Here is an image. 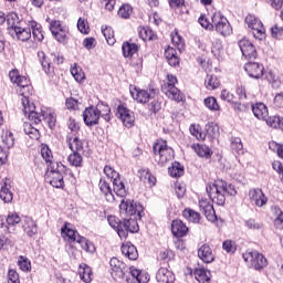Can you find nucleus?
<instances>
[{"instance_id": "3c124183", "label": "nucleus", "mask_w": 283, "mask_h": 283, "mask_svg": "<svg viewBox=\"0 0 283 283\" xmlns=\"http://www.w3.org/2000/svg\"><path fill=\"white\" fill-rule=\"evenodd\" d=\"M203 103L210 112H220V105L218 104V99L216 97L210 96L203 99Z\"/></svg>"}, {"instance_id": "864d4df0", "label": "nucleus", "mask_w": 283, "mask_h": 283, "mask_svg": "<svg viewBox=\"0 0 283 283\" xmlns=\"http://www.w3.org/2000/svg\"><path fill=\"white\" fill-rule=\"evenodd\" d=\"M102 34H104L106 42L108 45H114L116 43V39L114 38V30L111 27L102 28Z\"/></svg>"}, {"instance_id": "1a4fd4ad", "label": "nucleus", "mask_w": 283, "mask_h": 283, "mask_svg": "<svg viewBox=\"0 0 283 283\" xmlns=\"http://www.w3.org/2000/svg\"><path fill=\"white\" fill-rule=\"evenodd\" d=\"M45 182H49L55 189H61L65 185L63 181V175L59 170V164H53V166L49 167L45 174Z\"/></svg>"}, {"instance_id": "37998d69", "label": "nucleus", "mask_w": 283, "mask_h": 283, "mask_svg": "<svg viewBox=\"0 0 283 283\" xmlns=\"http://www.w3.org/2000/svg\"><path fill=\"white\" fill-rule=\"evenodd\" d=\"M38 59L42 65L43 71L45 72V74H50V72H52V66L50 65V60H48L45 52L39 51Z\"/></svg>"}, {"instance_id": "412c9836", "label": "nucleus", "mask_w": 283, "mask_h": 283, "mask_svg": "<svg viewBox=\"0 0 283 283\" xmlns=\"http://www.w3.org/2000/svg\"><path fill=\"white\" fill-rule=\"evenodd\" d=\"M109 182H112L109 179H102L99 180L98 187L99 191H102V193L105 196L107 202H114L116 198L114 197V190H112Z\"/></svg>"}, {"instance_id": "de8ad7c7", "label": "nucleus", "mask_w": 283, "mask_h": 283, "mask_svg": "<svg viewBox=\"0 0 283 283\" xmlns=\"http://www.w3.org/2000/svg\"><path fill=\"white\" fill-rule=\"evenodd\" d=\"M139 178L143 182H148L150 187H154V185H156V177H154L148 170H140Z\"/></svg>"}, {"instance_id": "79ce46f5", "label": "nucleus", "mask_w": 283, "mask_h": 283, "mask_svg": "<svg viewBox=\"0 0 283 283\" xmlns=\"http://www.w3.org/2000/svg\"><path fill=\"white\" fill-rule=\"evenodd\" d=\"M168 174L171 178H180V176L185 174V168L180 166V163L175 161L172 166L168 168Z\"/></svg>"}, {"instance_id": "7c9ffc66", "label": "nucleus", "mask_w": 283, "mask_h": 283, "mask_svg": "<svg viewBox=\"0 0 283 283\" xmlns=\"http://www.w3.org/2000/svg\"><path fill=\"white\" fill-rule=\"evenodd\" d=\"M14 32L19 41H29L32 39V30L29 28L14 27Z\"/></svg>"}, {"instance_id": "4c0bfd02", "label": "nucleus", "mask_w": 283, "mask_h": 283, "mask_svg": "<svg viewBox=\"0 0 283 283\" xmlns=\"http://www.w3.org/2000/svg\"><path fill=\"white\" fill-rule=\"evenodd\" d=\"M206 90H218L220 87V80L216 75H207L205 80Z\"/></svg>"}, {"instance_id": "a19ab883", "label": "nucleus", "mask_w": 283, "mask_h": 283, "mask_svg": "<svg viewBox=\"0 0 283 283\" xmlns=\"http://www.w3.org/2000/svg\"><path fill=\"white\" fill-rule=\"evenodd\" d=\"M123 55L127 59L129 56H134L136 52H138V45L129 42H125L122 46Z\"/></svg>"}, {"instance_id": "4468645a", "label": "nucleus", "mask_w": 283, "mask_h": 283, "mask_svg": "<svg viewBox=\"0 0 283 283\" xmlns=\"http://www.w3.org/2000/svg\"><path fill=\"white\" fill-rule=\"evenodd\" d=\"M249 198L250 202L255 207H266V203L269 202V198H266V195H264L260 188L250 189Z\"/></svg>"}, {"instance_id": "ddd939ff", "label": "nucleus", "mask_w": 283, "mask_h": 283, "mask_svg": "<svg viewBox=\"0 0 283 283\" xmlns=\"http://www.w3.org/2000/svg\"><path fill=\"white\" fill-rule=\"evenodd\" d=\"M9 78L11 83L20 87V90H27L30 92V80L19 73V70L14 69L9 72Z\"/></svg>"}, {"instance_id": "72a5a7b5", "label": "nucleus", "mask_w": 283, "mask_h": 283, "mask_svg": "<svg viewBox=\"0 0 283 283\" xmlns=\"http://www.w3.org/2000/svg\"><path fill=\"white\" fill-rule=\"evenodd\" d=\"M29 28L32 31V36L34 41H38L39 43H41V41H43V31H41V24L34 21H31L29 22Z\"/></svg>"}, {"instance_id": "bb28decb", "label": "nucleus", "mask_w": 283, "mask_h": 283, "mask_svg": "<svg viewBox=\"0 0 283 283\" xmlns=\"http://www.w3.org/2000/svg\"><path fill=\"white\" fill-rule=\"evenodd\" d=\"M122 253L128 260H138V250L130 242L123 243Z\"/></svg>"}, {"instance_id": "aec40b11", "label": "nucleus", "mask_w": 283, "mask_h": 283, "mask_svg": "<svg viewBox=\"0 0 283 283\" xmlns=\"http://www.w3.org/2000/svg\"><path fill=\"white\" fill-rule=\"evenodd\" d=\"M198 258L202 260L206 264H211L216 256L213 255V250L209 244H203L198 250Z\"/></svg>"}, {"instance_id": "5fc2aeb1", "label": "nucleus", "mask_w": 283, "mask_h": 283, "mask_svg": "<svg viewBox=\"0 0 283 283\" xmlns=\"http://www.w3.org/2000/svg\"><path fill=\"white\" fill-rule=\"evenodd\" d=\"M230 147L234 154H240L244 149V146L242 145V139H240V137H233L231 139Z\"/></svg>"}, {"instance_id": "6ab92c4d", "label": "nucleus", "mask_w": 283, "mask_h": 283, "mask_svg": "<svg viewBox=\"0 0 283 283\" xmlns=\"http://www.w3.org/2000/svg\"><path fill=\"white\" fill-rule=\"evenodd\" d=\"M129 93L137 103H149V98H151V94H149V92L140 90L134 85L129 86Z\"/></svg>"}, {"instance_id": "c756f323", "label": "nucleus", "mask_w": 283, "mask_h": 283, "mask_svg": "<svg viewBox=\"0 0 283 283\" xmlns=\"http://www.w3.org/2000/svg\"><path fill=\"white\" fill-rule=\"evenodd\" d=\"M41 156L43 160H45L48 167H53L54 165H59L57 163H54V156H52V150L48 145H42Z\"/></svg>"}, {"instance_id": "9b49d317", "label": "nucleus", "mask_w": 283, "mask_h": 283, "mask_svg": "<svg viewBox=\"0 0 283 283\" xmlns=\"http://www.w3.org/2000/svg\"><path fill=\"white\" fill-rule=\"evenodd\" d=\"M116 116L119 118L128 129L136 123V117L134 116V112H132L127 106L120 104L117 106Z\"/></svg>"}, {"instance_id": "a211bd4d", "label": "nucleus", "mask_w": 283, "mask_h": 283, "mask_svg": "<svg viewBox=\"0 0 283 283\" xmlns=\"http://www.w3.org/2000/svg\"><path fill=\"white\" fill-rule=\"evenodd\" d=\"M239 48L242 52V55L245 59H256L258 57V51L255 50V46L248 39L240 40Z\"/></svg>"}, {"instance_id": "f704fd0d", "label": "nucleus", "mask_w": 283, "mask_h": 283, "mask_svg": "<svg viewBox=\"0 0 283 283\" xmlns=\"http://www.w3.org/2000/svg\"><path fill=\"white\" fill-rule=\"evenodd\" d=\"M23 229L24 232L32 238V235H36V222H34V220H32V218H25L24 219V223H23Z\"/></svg>"}, {"instance_id": "c9c22d12", "label": "nucleus", "mask_w": 283, "mask_h": 283, "mask_svg": "<svg viewBox=\"0 0 283 283\" xmlns=\"http://www.w3.org/2000/svg\"><path fill=\"white\" fill-rule=\"evenodd\" d=\"M182 216L189 222H193V224H198V222H200V213L197 212L196 210L191 209V208H186L182 211Z\"/></svg>"}, {"instance_id": "0e129e2a", "label": "nucleus", "mask_w": 283, "mask_h": 283, "mask_svg": "<svg viewBox=\"0 0 283 283\" xmlns=\"http://www.w3.org/2000/svg\"><path fill=\"white\" fill-rule=\"evenodd\" d=\"M274 211H276V213H279V216L274 220V224H275V227H277V229H283V212H282V210H280L279 207H274Z\"/></svg>"}, {"instance_id": "052dcab7", "label": "nucleus", "mask_w": 283, "mask_h": 283, "mask_svg": "<svg viewBox=\"0 0 283 283\" xmlns=\"http://www.w3.org/2000/svg\"><path fill=\"white\" fill-rule=\"evenodd\" d=\"M77 29L82 34H90V24L87 20L80 18L77 21Z\"/></svg>"}, {"instance_id": "a18cd8bd", "label": "nucleus", "mask_w": 283, "mask_h": 283, "mask_svg": "<svg viewBox=\"0 0 283 283\" xmlns=\"http://www.w3.org/2000/svg\"><path fill=\"white\" fill-rule=\"evenodd\" d=\"M67 163L71 167H83V156L78 153H73L69 155Z\"/></svg>"}, {"instance_id": "e2e57ef3", "label": "nucleus", "mask_w": 283, "mask_h": 283, "mask_svg": "<svg viewBox=\"0 0 283 283\" xmlns=\"http://www.w3.org/2000/svg\"><path fill=\"white\" fill-rule=\"evenodd\" d=\"M244 224L247 229H250L251 231H260V229H262V223L256 222L254 219L245 220Z\"/></svg>"}, {"instance_id": "2eb2a0df", "label": "nucleus", "mask_w": 283, "mask_h": 283, "mask_svg": "<svg viewBox=\"0 0 283 283\" xmlns=\"http://www.w3.org/2000/svg\"><path fill=\"white\" fill-rule=\"evenodd\" d=\"M50 31L59 43H63L65 42V39H67V30L59 20L51 21Z\"/></svg>"}, {"instance_id": "bf43d9fd", "label": "nucleus", "mask_w": 283, "mask_h": 283, "mask_svg": "<svg viewBox=\"0 0 283 283\" xmlns=\"http://www.w3.org/2000/svg\"><path fill=\"white\" fill-rule=\"evenodd\" d=\"M24 133L27 134V136H29L33 140H39V137H40L39 129L32 127V125H27L24 127Z\"/></svg>"}, {"instance_id": "393cba45", "label": "nucleus", "mask_w": 283, "mask_h": 283, "mask_svg": "<svg viewBox=\"0 0 283 283\" xmlns=\"http://www.w3.org/2000/svg\"><path fill=\"white\" fill-rule=\"evenodd\" d=\"M163 92L168 96V98L176 101V103H182V101H185V94H182V92H180L176 86L163 88Z\"/></svg>"}, {"instance_id": "473e14b6", "label": "nucleus", "mask_w": 283, "mask_h": 283, "mask_svg": "<svg viewBox=\"0 0 283 283\" xmlns=\"http://www.w3.org/2000/svg\"><path fill=\"white\" fill-rule=\"evenodd\" d=\"M78 275L84 283L92 282V268L86 264H81L78 269Z\"/></svg>"}, {"instance_id": "0eeeda50", "label": "nucleus", "mask_w": 283, "mask_h": 283, "mask_svg": "<svg viewBox=\"0 0 283 283\" xmlns=\"http://www.w3.org/2000/svg\"><path fill=\"white\" fill-rule=\"evenodd\" d=\"M119 210L122 216H137V218H143V205L138 201L123 199L119 205Z\"/></svg>"}, {"instance_id": "49530a36", "label": "nucleus", "mask_w": 283, "mask_h": 283, "mask_svg": "<svg viewBox=\"0 0 283 283\" xmlns=\"http://www.w3.org/2000/svg\"><path fill=\"white\" fill-rule=\"evenodd\" d=\"M170 36H171V42H172V44H175L177 50H182V48H185V40L178 33V30L172 31Z\"/></svg>"}, {"instance_id": "680f3d73", "label": "nucleus", "mask_w": 283, "mask_h": 283, "mask_svg": "<svg viewBox=\"0 0 283 283\" xmlns=\"http://www.w3.org/2000/svg\"><path fill=\"white\" fill-rule=\"evenodd\" d=\"M263 120H265V123L270 126V127H280L281 126V124H282V117H280V116H271V117H269V115H268V117H266V119H263Z\"/></svg>"}, {"instance_id": "338daca9", "label": "nucleus", "mask_w": 283, "mask_h": 283, "mask_svg": "<svg viewBox=\"0 0 283 283\" xmlns=\"http://www.w3.org/2000/svg\"><path fill=\"white\" fill-rule=\"evenodd\" d=\"M18 266L21 269V271H30L31 263L28 261V259L20 256L18 261Z\"/></svg>"}, {"instance_id": "423d86ee", "label": "nucleus", "mask_w": 283, "mask_h": 283, "mask_svg": "<svg viewBox=\"0 0 283 283\" xmlns=\"http://www.w3.org/2000/svg\"><path fill=\"white\" fill-rule=\"evenodd\" d=\"M245 23L248 28L252 30V34L256 41H264L266 39V30L264 29V24H262V21L255 18V15H247Z\"/></svg>"}, {"instance_id": "774afa93", "label": "nucleus", "mask_w": 283, "mask_h": 283, "mask_svg": "<svg viewBox=\"0 0 283 283\" xmlns=\"http://www.w3.org/2000/svg\"><path fill=\"white\" fill-rule=\"evenodd\" d=\"M8 283H21L19 280V273L14 270H9L8 272Z\"/></svg>"}, {"instance_id": "f8f14e48", "label": "nucleus", "mask_w": 283, "mask_h": 283, "mask_svg": "<svg viewBox=\"0 0 283 283\" xmlns=\"http://www.w3.org/2000/svg\"><path fill=\"white\" fill-rule=\"evenodd\" d=\"M101 118V111H98L97 106H91L85 108L83 112V119L87 127H92L93 125H98V120Z\"/></svg>"}, {"instance_id": "13d9d810", "label": "nucleus", "mask_w": 283, "mask_h": 283, "mask_svg": "<svg viewBox=\"0 0 283 283\" xmlns=\"http://www.w3.org/2000/svg\"><path fill=\"white\" fill-rule=\"evenodd\" d=\"M133 9L132 6L129 4H124L119 8L117 14L118 17H120L122 19H129V17L132 15Z\"/></svg>"}, {"instance_id": "f3484780", "label": "nucleus", "mask_w": 283, "mask_h": 283, "mask_svg": "<svg viewBox=\"0 0 283 283\" xmlns=\"http://www.w3.org/2000/svg\"><path fill=\"white\" fill-rule=\"evenodd\" d=\"M244 70L251 78L258 80L264 76V65H262L261 63L248 62L244 65Z\"/></svg>"}, {"instance_id": "6e6d98bb", "label": "nucleus", "mask_w": 283, "mask_h": 283, "mask_svg": "<svg viewBox=\"0 0 283 283\" xmlns=\"http://www.w3.org/2000/svg\"><path fill=\"white\" fill-rule=\"evenodd\" d=\"M211 52L217 57H220L222 54H224V48L222 46V42L220 40H216L212 43Z\"/></svg>"}, {"instance_id": "ea45409f", "label": "nucleus", "mask_w": 283, "mask_h": 283, "mask_svg": "<svg viewBox=\"0 0 283 283\" xmlns=\"http://www.w3.org/2000/svg\"><path fill=\"white\" fill-rule=\"evenodd\" d=\"M71 74L77 83H83V81H85V73L81 66L76 65V63L71 66Z\"/></svg>"}, {"instance_id": "4be33fe9", "label": "nucleus", "mask_w": 283, "mask_h": 283, "mask_svg": "<svg viewBox=\"0 0 283 283\" xmlns=\"http://www.w3.org/2000/svg\"><path fill=\"white\" fill-rule=\"evenodd\" d=\"M156 281L158 283H174L176 282V276L174 272L169 271L167 268H160L157 271Z\"/></svg>"}, {"instance_id": "cd10ccee", "label": "nucleus", "mask_w": 283, "mask_h": 283, "mask_svg": "<svg viewBox=\"0 0 283 283\" xmlns=\"http://www.w3.org/2000/svg\"><path fill=\"white\" fill-rule=\"evenodd\" d=\"M11 187L12 186L10 185V179H6L0 190V198L6 203L12 202L13 195H12V191L10 190Z\"/></svg>"}, {"instance_id": "2f4dec72", "label": "nucleus", "mask_w": 283, "mask_h": 283, "mask_svg": "<svg viewBox=\"0 0 283 283\" xmlns=\"http://www.w3.org/2000/svg\"><path fill=\"white\" fill-rule=\"evenodd\" d=\"M191 149L201 158H211V149L207 145L192 144Z\"/></svg>"}, {"instance_id": "20e7f679", "label": "nucleus", "mask_w": 283, "mask_h": 283, "mask_svg": "<svg viewBox=\"0 0 283 283\" xmlns=\"http://www.w3.org/2000/svg\"><path fill=\"white\" fill-rule=\"evenodd\" d=\"M153 151L155 154V160L160 167H165L167 163L174 160V149L167 145L166 140L158 139L153 146Z\"/></svg>"}, {"instance_id": "8fccbe9b", "label": "nucleus", "mask_w": 283, "mask_h": 283, "mask_svg": "<svg viewBox=\"0 0 283 283\" xmlns=\"http://www.w3.org/2000/svg\"><path fill=\"white\" fill-rule=\"evenodd\" d=\"M111 275L114 277V280H123L125 277V263H122V265L111 268Z\"/></svg>"}, {"instance_id": "4d7b16f0", "label": "nucleus", "mask_w": 283, "mask_h": 283, "mask_svg": "<svg viewBox=\"0 0 283 283\" xmlns=\"http://www.w3.org/2000/svg\"><path fill=\"white\" fill-rule=\"evenodd\" d=\"M21 222V217L17 212H9L7 216L8 227H17Z\"/></svg>"}, {"instance_id": "09e8293b", "label": "nucleus", "mask_w": 283, "mask_h": 283, "mask_svg": "<svg viewBox=\"0 0 283 283\" xmlns=\"http://www.w3.org/2000/svg\"><path fill=\"white\" fill-rule=\"evenodd\" d=\"M140 39L143 41H154V31L149 27H143L138 30Z\"/></svg>"}, {"instance_id": "6e6552de", "label": "nucleus", "mask_w": 283, "mask_h": 283, "mask_svg": "<svg viewBox=\"0 0 283 283\" xmlns=\"http://www.w3.org/2000/svg\"><path fill=\"white\" fill-rule=\"evenodd\" d=\"M210 25L211 28H214L216 32L221 34V36H229L233 32L229 20H227V18L220 13H214L212 15V22Z\"/></svg>"}, {"instance_id": "e433bc0d", "label": "nucleus", "mask_w": 283, "mask_h": 283, "mask_svg": "<svg viewBox=\"0 0 283 283\" xmlns=\"http://www.w3.org/2000/svg\"><path fill=\"white\" fill-rule=\"evenodd\" d=\"M62 235H66L67 242H76L78 238H81V234H78V231L70 229L67 224H65L62 229Z\"/></svg>"}, {"instance_id": "a878e982", "label": "nucleus", "mask_w": 283, "mask_h": 283, "mask_svg": "<svg viewBox=\"0 0 283 283\" xmlns=\"http://www.w3.org/2000/svg\"><path fill=\"white\" fill-rule=\"evenodd\" d=\"M195 279L199 283H209L211 282V272L205 268H197L193 271Z\"/></svg>"}, {"instance_id": "5701e85b", "label": "nucleus", "mask_w": 283, "mask_h": 283, "mask_svg": "<svg viewBox=\"0 0 283 283\" xmlns=\"http://www.w3.org/2000/svg\"><path fill=\"white\" fill-rule=\"evenodd\" d=\"M251 107L253 115L259 120H266V118H269V108L266 105H264V103L252 104Z\"/></svg>"}, {"instance_id": "c03bdc74", "label": "nucleus", "mask_w": 283, "mask_h": 283, "mask_svg": "<svg viewBox=\"0 0 283 283\" xmlns=\"http://www.w3.org/2000/svg\"><path fill=\"white\" fill-rule=\"evenodd\" d=\"M96 107L99 112V116H102V118H104L107 123H109V120L112 119V116L109 115L112 112V108H109V106L104 103L97 104Z\"/></svg>"}, {"instance_id": "39448f33", "label": "nucleus", "mask_w": 283, "mask_h": 283, "mask_svg": "<svg viewBox=\"0 0 283 283\" xmlns=\"http://www.w3.org/2000/svg\"><path fill=\"white\" fill-rule=\"evenodd\" d=\"M104 174L107 177L106 180L113 182V191L118 198H125L127 196V189L125 188V184L120 180V175L115 171L112 166L104 167Z\"/></svg>"}, {"instance_id": "f257e3e1", "label": "nucleus", "mask_w": 283, "mask_h": 283, "mask_svg": "<svg viewBox=\"0 0 283 283\" xmlns=\"http://www.w3.org/2000/svg\"><path fill=\"white\" fill-rule=\"evenodd\" d=\"M206 191L212 202L222 207L227 202V196H237L238 190L235 186L227 184V181L219 179L212 185L207 186Z\"/></svg>"}, {"instance_id": "7ed1b4c3", "label": "nucleus", "mask_w": 283, "mask_h": 283, "mask_svg": "<svg viewBox=\"0 0 283 283\" xmlns=\"http://www.w3.org/2000/svg\"><path fill=\"white\" fill-rule=\"evenodd\" d=\"M108 224L112 229L117 231V234L120 239H126L129 233H138L139 227L136 219H124L123 221L118 220L116 217H108Z\"/></svg>"}, {"instance_id": "c85d7f7f", "label": "nucleus", "mask_w": 283, "mask_h": 283, "mask_svg": "<svg viewBox=\"0 0 283 283\" xmlns=\"http://www.w3.org/2000/svg\"><path fill=\"white\" fill-rule=\"evenodd\" d=\"M67 145L73 154H78V151H83V142H81V139H78L76 135L67 137Z\"/></svg>"}, {"instance_id": "9d476101", "label": "nucleus", "mask_w": 283, "mask_h": 283, "mask_svg": "<svg viewBox=\"0 0 283 283\" xmlns=\"http://www.w3.org/2000/svg\"><path fill=\"white\" fill-rule=\"evenodd\" d=\"M243 259L245 262H250L251 266H253L255 271H262V269H264V266L269 264L266 258H264V254L258 251H252L243 254Z\"/></svg>"}, {"instance_id": "dca6fc26", "label": "nucleus", "mask_w": 283, "mask_h": 283, "mask_svg": "<svg viewBox=\"0 0 283 283\" xmlns=\"http://www.w3.org/2000/svg\"><path fill=\"white\" fill-rule=\"evenodd\" d=\"M199 209L202 211L203 216L209 220V222H216V210L213 209V205L209 199L201 198L199 200Z\"/></svg>"}, {"instance_id": "f03ea898", "label": "nucleus", "mask_w": 283, "mask_h": 283, "mask_svg": "<svg viewBox=\"0 0 283 283\" xmlns=\"http://www.w3.org/2000/svg\"><path fill=\"white\" fill-rule=\"evenodd\" d=\"M28 94L25 91H23L21 93V103H22V112L24 114V116H28L29 120H31L32 123H34V125H39V123H41V120H46L50 129H52L54 127V125H56V117H54L53 114H48L43 111L38 112L36 111V106H34L33 103L30 104V99L28 98Z\"/></svg>"}, {"instance_id": "58836bf2", "label": "nucleus", "mask_w": 283, "mask_h": 283, "mask_svg": "<svg viewBox=\"0 0 283 283\" xmlns=\"http://www.w3.org/2000/svg\"><path fill=\"white\" fill-rule=\"evenodd\" d=\"M77 244H81L82 249L86 251V253H94L96 251V248L94 247V243L90 242L85 237H77Z\"/></svg>"}, {"instance_id": "b1692460", "label": "nucleus", "mask_w": 283, "mask_h": 283, "mask_svg": "<svg viewBox=\"0 0 283 283\" xmlns=\"http://www.w3.org/2000/svg\"><path fill=\"white\" fill-rule=\"evenodd\" d=\"M172 235L176 238H185L189 228L181 220H174L171 223Z\"/></svg>"}, {"instance_id": "69168bd1", "label": "nucleus", "mask_w": 283, "mask_h": 283, "mask_svg": "<svg viewBox=\"0 0 283 283\" xmlns=\"http://www.w3.org/2000/svg\"><path fill=\"white\" fill-rule=\"evenodd\" d=\"M271 35L273 39H280L283 35V27L280 24H275L271 28Z\"/></svg>"}, {"instance_id": "603ef678", "label": "nucleus", "mask_w": 283, "mask_h": 283, "mask_svg": "<svg viewBox=\"0 0 283 283\" xmlns=\"http://www.w3.org/2000/svg\"><path fill=\"white\" fill-rule=\"evenodd\" d=\"M2 143L10 149V147H14V135L10 130H3L2 133Z\"/></svg>"}]
</instances>
